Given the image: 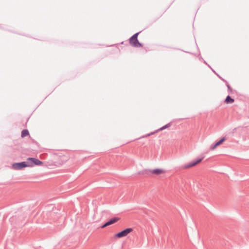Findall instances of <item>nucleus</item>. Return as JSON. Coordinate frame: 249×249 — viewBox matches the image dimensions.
Segmentation results:
<instances>
[{"mask_svg": "<svg viewBox=\"0 0 249 249\" xmlns=\"http://www.w3.org/2000/svg\"><path fill=\"white\" fill-rule=\"evenodd\" d=\"M217 76L221 80H222L223 81H224V82H225V83H226V82H227V80H226L225 79H224V78H223L222 77H221L219 74H216Z\"/></svg>", "mask_w": 249, "mask_h": 249, "instance_id": "15", "label": "nucleus"}, {"mask_svg": "<svg viewBox=\"0 0 249 249\" xmlns=\"http://www.w3.org/2000/svg\"><path fill=\"white\" fill-rule=\"evenodd\" d=\"M218 145H219V144H218L217 142H216L215 143L212 144L211 146L210 149L212 150H213Z\"/></svg>", "mask_w": 249, "mask_h": 249, "instance_id": "11", "label": "nucleus"}, {"mask_svg": "<svg viewBox=\"0 0 249 249\" xmlns=\"http://www.w3.org/2000/svg\"><path fill=\"white\" fill-rule=\"evenodd\" d=\"M164 172V170L161 169H155L153 170H146L144 171V173L146 174H153L157 175H159Z\"/></svg>", "mask_w": 249, "mask_h": 249, "instance_id": "6", "label": "nucleus"}, {"mask_svg": "<svg viewBox=\"0 0 249 249\" xmlns=\"http://www.w3.org/2000/svg\"><path fill=\"white\" fill-rule=\"evenodd\" d=\"M234 102L233 98H231L230 95H228L225 99V103L227 104H232Z\"/></svg>", "mask_w": 249, "mask_h": 249, "instance_id": "9", "label": "nucleus"}, {"mask_svg": "<svg viewBox=\"0 0 249 249\" xmlns=\"http://www.w3.org/2000/svg\"><path fill=\"white\" fill-rule=\"evenodd\" d=\"M226 84L228 88V90L229 92L231 93L232 92V89H231V86H230V85L229 84L228 82H226Z\"/></svg>", "mask_w": 249, "mask_h": 249, "instance_id": "13", "label": "nucleus"}, {"mask_svg": "<svg viewBox=\"0 0 249 249\" xmlns=\"http://www.w3.org/2000/svg\"><path fill=\"white\" fill-rule=\"evenodd\" d=\"M27 162L28 167H32L34 165H40L43 163L42 161L35 158H28Z\"/></svg>", "mask_w": 249, "mask_h": 249, "instance_id": "2", "label": "nucleus"}, {"mask_svg": "<svg viewBox=\"0 0 249 249\" xmlns=\"http://www.w3.org/2000/svg\"><path fill=\"white\" fill-rule=\"evenodd\" d=\"M29 135V131L27 129H23L21 132V136L22 138H24Z\"/></svg>", "mask_w": 249, "mask_h": 249, "instance_id": "10", "label": "nucleus"}, {"mask_svg": "<svg viewBox=\"0 0 249 249\" xmlns=\"http://www.w3.org/2000/svg\"><path fill=\"white\" fill-rule=\"evenodd\" d=\"M107 226V223L106 222L104 224H103L102 226H101V228L102 229H104V228H106Z\"/></svg>", "mask_w": 249, "mask_h": 249, "instance_id": "16", "label": "nucleus"}, {"mask_svg": "<svg viewBox=\"0 0 249 249\" xmlns=\"http://www.w3.org/2000/svg\"><path fill=\"white\" fill-rule=\"evenodd\" d=\"M171 126V123H169L167 124H166V125L163 126L162 127H160V129H158L157 130H156L155 132H154L153 133H151L150 134H148V135H147L146 136H149L152 134H154L155 132H159V131H161V130H163L167 128H168L170 126Z\"/></svg>", "mask_w": 249, "mask_h": 249, "instance_id": "7", "label": "nucleus"}, {"mask_svg": "<svg viewBox=\"0 0 249 249\" xmlns=\"http://www.w3.org/2000/svg\"><path fill=\"white\" fill-rule=\"evenodd\" d=\"M141 32H139L135 33L129 39V42L132 46L135 48H139L142 46V43H140L138 39V35Z\"/></svg>", "mask_w": 249, "mask_h": 249, "instance_id": "1", "label": "nucleus"}, {"mask_svg": "<svg viewBox=\"0 0 249 249\" xmlns=\"http://www.w3.org/2000/svg\"><path fill=\"white\" fill-rule=\"evenodd\" d=\"M119 219L120 218L118 217H114L106 222L107 225V226L112 225L115 223V222H117Z\"/></svg>", "mask_w": 249, "mask_h": 249, "instance_id": "8", "label": "nucleus"}, {"mask_svg": "<svg viewBox=\"0 0 249 249\" xmlns=\"http://www.w3.org/2000/svg\"><path fill=\"white\" fill-rule=\"evenodd\" d=\"M218 145H219V144H218L217 142H216L215 143L212 144L211 146L210 149L212 150H213Z\"/></svg>", "mask_w": 249, "mask_h": 249, "instance_id": "12", "label": "nucleus"}, {"mask_svg": "<svg viewBox=\"0 0 249 249\" xmlns=\"http://www.w3.org/2000/svg\"><path fill=\"white\" fill-rule=\"evenodd\" d=\"M133 231V229L131 228H126L120 232H118L115 235L117 238H122L127 235L129 233Z\"/></svg>", "mask_w": 249, "mask_h": 249, "instance_id": "3", "label": "nucleus"}, {"mask_svg": "<svg viewBox=\"0 0 249 249\" xmlns=\"http://www.w3.org/2000/svg\"><path fill=\"white\" fill-rule=\"evenodd\" d=\"M204 157L203 156L201 158L195 159L194 160L190 161L188 163L185 164L183 166V168L187 169V168H189L193 166H194L196 165V164H197L198 163H199V162H200L202 160L204 159Z\"/></svg>", "mask_w": 249, "mask_h": 249, "instance_id": "4", "label": "nucleus"}, {"mask_svg": "<svg viewBox=\"0 0 249 249\" xmlns=\"http://www.w3.org/2000/svg\"><path fill=\"white\" fill-rule=\"evenodd\" d=\"M225 140H226V138L225 137H223L219 141H218L217 142L219 145L221 144L224 142H225Z\"/></svg>", "mask_w": 249, "mask_h": 249, "instance_id": "14", "label": "nucleus"}, {"mask_svg": "<svg viewBox=\"0 0 249 249\" xmlns=\"http://www.w3.org/2000/svg\"><path fill=\"white\" fill-rule=\"evenodd\" d=\"M27 161H22L20 162L14 163L12 164V168L15 170H20L24 168L28 167Z\"/></svg>", "mask_w": 249, "mask_h": 249, "instance_id": "5", "label": "nucleus"}]
</instances>
